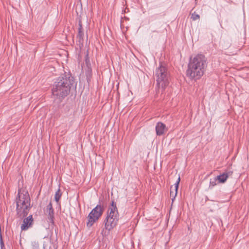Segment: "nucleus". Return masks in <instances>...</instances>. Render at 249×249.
<instances>
[{
	"label": "nucleus",
	"mask_w": 249,
	"mask_h": 249,
	"mask_svg": "<svg viewBox=\"0 0 249 249\" xmlns=\"http://www.w3.org/2000/svg\"><path fill=\"white\" fill-rule=\"evenodd\" d=\"M207 58L202 54H197L190 58L186 70V76L196 81L201 78L207 69Z\"/></svg>",
	"instance_id": "nucleus-1"
},
{
	"label": "nucleus",
	"mask_w": 249,
	"mask_h": 249,
	"mask_svg": "<svg viewBox=\"0 0 249 249\" xmlns=\"http://www.w3.org/2000/svg\"><path fill=\"white\" fill-rule=\"evenodd\" d=\"M74 83V78L71 74L65 72L54 82L52 90L53 95L59 98H64L69 94Z\"/></svg>",
	"instance_id": "nucleus-2"
},
{
	"label": "nucleus",
	"mask_w": 249,
	"mask_h": 249,
	"mask_svg": "<svg viewBox=\"0 0 249 249\" xmlns=\"http://www.w3.org/2000/svg\"><path fill=\"white\" fill-rule=\"evenodd\" d=\"M17 215L20 218L26 216L31 209L30 197L27 192L18 191L16 198Z\"/></svg>",
	"instance_id": "nucleus-3"
},
{
	"label": "nucleus",
	"mask_w": 249,
	"mask_h": 249,
	"mask_svg": "<svg viewBox=\"0 0 249 249\" xmlns=\"http://www.w3.org/2000/svg\"><path fill=\"white\" fill-rule=\"evenodd\" d=\"M119 219V214L116 204L114 201H112L111 205L109 206L107 216L104 220L105 227L106 230L110 231L115 227Z\"/></svg>",
	"instance_id": "nucleus-4"
},
{
	"label": "nucleus",
	"mask_w": 249,
	"mask_h": 249,
	"mask_svg": "<svg viewBox=\"0 0 249 249\" xmlns=\"http://www.w3.org/2000/svg\"><path fill=\"white\" fill-rule=\"evenodd\" d=\"M155 76L159 88L164 89L168 85L170 74L166 67L160 64L155 70Z\"/></svg>",
	"instance_id": "nucleus-5"
},
{
	"label": "nucleus",
	"mask_w": 249,
	"mask_h": 249,
	"mask_svg": "<svg viewBox=\"0 0 249 249\" xmlns=\"http://www.w3.org/2000/svg\"><path fill=\"white\" fill-rule=\"evenodd\" d=\"M105 208L104 206L97 205L89 214L87 217V226L91 227L102 216Z\"/></svg>",
	"instance_id": "nucleus-6"
},
{
	"label": "nucleus",
	"mask_w": 249,
	"mask_h": 249,
	"mask_svg": "<svg viewBox=\"0 0 249 249\" xmlns=\"http://www.w3.org/2000/svg\"><path fill=\"white\" fill-rule=\"evenodd\" d=\"M33 218L32 215H30L27 217L24 218L21 226L22 231H26L29 228L31 227L33 224Z\"/></svg>",
	"instance_id": "nucleus-7"
},
{
	"label": "nucleus",
	"mask_w": 249,
	"mask_h": 249,
	"mask_svg": "<svg viewBox=\"0 0 249 249\" xmlns=\"http://www.w3.org/2000/svg\"><path fill=\"white\" fill-rule=\"evenodd\" d=\"M180 181V176L178 175V180L175 184V186L173 187V186H171L170 187V197H172V201H174V200L175 199V198L177 195L178 190V185H179Z\"/></svg>",
	"instance_id": "nucleus-8"
},
{
	"label": "nucleus",
	"mask_w": 249,
	"mask_h": 249,
	"mask_svg": "<svg viewBox=\"0 0 249 249\" xmlns=\"http://www.w3.org/2000/svg\"><path fill=\"white\" fill-rule=\"evenodd\" d=\"M46 213L48 214V218L49 222L52 224H54V213L53 208V205L51 202L48 205L46 209Z\"/></svg>",
	"instance_id": "nucleus-9"
},
{
	"label": "nucleus",
	"mask_w": 249,
	"mask_h": 249,
	"mask_svg": "<svg viewBox=\"0 0 249 249\" xmlns=\"http://www.w3.org/2000/svg\"><path fill=\"white\" fill-rule=\"evenodd\" d=\"M155 129L156 134L158 136H161L167 131V128L165 124L161 122H158L157 124Z\"/></svg>",
	"instance_id": "nucleus-10"
},
{
	"label": "nucleus",
	"mask_w": 249,
	"mask_h": 249,
	"mask_svg": "<svg viewBox=\"0 0 249 249\" xmlns=\"http://www.w3.org/2000/svg\"><path fill=\"white\" fill-rule=\"evenodd\" d=\"M228 177V173H223L222 174L217 176L216 178L219 183H224L226 181Z\"/></svg>",
	"instance_id": "nucleus-11"
},
{
	"label": "nucleus",
	"mask_w": 249,
	"mask_h": 249,
	"mask_svg": "<svg viewBox=\"0 0 249 249\" xmlns=\"http://www.w3.org/2000/svg\"><path fill=\"white\" fill-rule=\"evenodd\" d=\"M79 27H78V33L77 36L79 39V40H83L84 32L82 28V23L81 21L79 22Z\"/></svg>",
	"instance_id": "nucleus-12"
},
{
	"label": "nucleus",
	"mask_w": 249,
	"mask_h": 249,
	"mask_svg": "<svg viewBox=\"0 0 249 249\" xmlns=\"http://www.w3.org/2000/svg\"><path fill=\"white\" fill-rule=\"evenodd\" d=\"M62 193L60 188H58L57 191L56 192L54 196V199L57 203H58L62 196Z\"/></svg>",
	"instance_id": "nucleus-13"
},
{
	"label": "nucleus",
	"mask_w": 249,
	"mask_h": 249,
	"mask_svg": "<svg viewBox=\"0 0 249 249\" xmlns=\"http://www.w3.org/2000/svg\"><path fill=\"white\" fill-rule=\"evenodd\" d=\"M86 75L87 77V80L89 82L90 80V78L92 76V71L90 67H87V70L86 71Z\"/></svg>",
	"instance_id": "nucleus-14"
},
{
	"label": "nucleus",
	"mask_w": 249,
	"mask_h": 249,
	"mask_svg": "<svg viewBox=\"0 0 249 249\" xmlns=\"http://www.w3.org/2000/svg\"><path fill=\"white\" fill-rule=\"evenodd\" d=\"M217 181L218 180L216 177L213 179H211L210 181L209 188H212L213 187L215 186L217 184Z\"/></svg>",
	"instance_id": "nucleus-15"
},
{
	"label": "nucleus",
	"mask_w": 249,
	"mask_h": 249,
	"mask_svg": "<svg viewBox=\"0 0 249 249\" xmlns=\"http://www.w3.org/2000/svg\"><path fill=\"white\" fill-rule=\"evenodd\" d=\"M191 18L193 20H196L200 18V16L199 15L196 14V12H194L192 14Z\"/></svg>",
	"instance_id": "nucleus-16"
},
{
	"label": "nucleus",
	"mask_w": 249,
	"mask_h": 249,
	"mask_svg": "<svg viewBox=\"0 0 249 249\" xmlns=\"http://www.w3.org/2000/svg\"><path fill=\"white\" fill-rule=\"evenodd\" d=\"M0 249H6L4 246V242L3 241L2 236L1 232H0Z\"/></svg>",
	"instance_id": "nucleus-17"
},
{
	"label": "nucleus",
	"mask_w": 249,
	"mask_h": 249,
	"mask_svg": "<svg viewBox=\"0 0 249 249\" xmlns=\"http://www.w3.org/2000/svg\"><path fill=\"white\" fill-rule=\"evenodd\" d=\"M85 63L87 65V67H89V66L90 65V64L89 59L88 56V54L86 55V59H85Z\"/></svg>",
	"instance_id": "nucleus-18"
},
{
	"label": "nucleus",
	"mask_w": 249,
	"mask_h": 249,
	"mask_svg": "<svg viewBox=\"0 0 249 249\" xmlns=\"http://www.w3.org/2000/svg\"><path fill=\"white\" fill-rule=\"evenodd\" d=\"M32 246L34 248H38L39 247V244L38 242H34L32 243Z\"/></svg>",
	"instance_id": "nucleus-19"
},
{
	"label": "nucleus",
	"mask_w": 249,
	"mask_h": 249,
	"mask_svg": "<svg viewBox=\"0 0 249 249\" xmlns=\"http://www.w3.org/2000/svg\"><path fill=\"white\" fill-rule=\"evenodd\" d=\"M228 85H226V88H228Z\"/></svg>",
	"instance_id": "nucleus-20"
}]
</instances>
